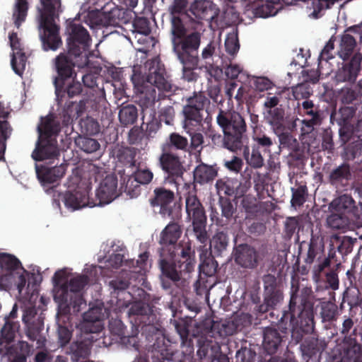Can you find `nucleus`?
<instances>
[{"instance_id":"nucleus-1","label":"nucleus","mask_w":362,"mask_h":362,"mask_svg":"<svg viewBox=\"0 0 362 362\" xmlns=\"http://www.w3.org/2000/svg\"><path fill=\"white\" fill-rule=\"evenodd\" d=\"M315 301V296L310 287L292 286L288 305L277 325L279 329L274 327H267L264 329L262 346L268 354L276 353L283 346L288 330L296 343L302 341L305 334L313 332Z\"/></svg>"},{"instance_id":"nucleus-2","label":"nucleus","mask_w":362,"mask_h":362,"mask_svg":"<svg viewBox=\"0 0 362 362\" xmlns=\"http://www.w3.org/2000/svg\"><path fill=\"white\" fill-rule=\"evenodd\" d=\"M132 328L138 327L141 334L151 342V357L152 360H162L168 358L172 355V346L169 341L165 342L161 331L153 324L155 315L152 308L142 301H136L132 304L128 311Z\"/></svg>"},{"instance_id":"nucleus-3","label":"nucleus","mask_w":362,"mask_h":362,"mask_svg":"<svg viewBox=\"0 0 362 362\" xmlns=\"http://www.w3.org/2000/svg\"><path fill=\"white\" fill-rule=\"evenodd\" d=\"M165 69L158 61L151 62L146 83H143L137 90V103L141 108L142 114L150 110V115L154 113V105L156 100L168 98L173 100L172 97L176 91L182 90L168 82L164 76ZM144 115H143V118Z\"/></svg>"},{"instance_id":"nucleus-4","label":"nucleus","mask_w":362,"mask_h":362,"mask_svg":"<svg viewBox=\"0 0 362 362\" xmlns=\"http://www.w3.org/2000/svg\"><path fill=\"white\" fill-rule=\"evenodd\" d=\"M63 279L62 272L58 271L54 273V300L61 305L73 308L74 312H79L81 305H86L82 291L88 284L89 278L87 275L81 274L62 283Z\"/></svg>"},{"instance_id":"nucleus-5","label":"nucleus","mask_w":362,"mask_h":362,"mask_svg":"<svg viewBox=\"0 0 362 362\" xmlns=\"http://www.w3.org/2000/svg\"><path fill=\"white\" fill-rule=\"evenodd\" d=\"M201 329L206 337L199 341L197 355L201 359L206 360V362H212L222 353L219 342L216 341L217 337L232 335L235 332L233 325L221 323L210 318L202 322Z\"/></svg>"},{"instance_id":"nucleus-6","label":"nucleus","mask_w":362,"mask_h":362,"mask_svg":"<svg viewBox=\"0 0 362 362\" xmlns=\"http://www.w3.org/2000/svg\"><path fill=\"white\" fill-rule=\"evenodd\" d=\"M195 263L194 254L181 257L177 253L163 254L159 252L158 266L163 288L170 289L174 284L180 281L183 273H190L194 270Z\"/></svg>"},{"instance_id":"nucleus-7","label":"nucleus","mask_w":362,"mask_h":362,"mask_svg":"<svg viewBox=\"0 0 362 362\" xmlns=\"http://www.w3.org/2000/svg\"><path fill=\"white\" fill-rule=\"evenodd\" d=\"M183 190L187 219L192 222V233L199 243L206 245L209 240L206 231L207 216L204 207L197 197L196 185L185 183Z\"/></svg>"},{"instance_id":"nucleus-8","label":"nucleus","mask_w":362,"mask_h":362,"mask_svg":"<svg viewBox=\"0 0 362 362\" xmlns=\"http://www.w3.org/2000/svg\"><path fill=\"white\" fill-rule=\"evenodd\" d=\"M171 16L170 40L173 52L182 58L192 57L194 50H199L202 34L198 31L188 34L187 29L180 17Z\"/></svg>"},{"instance_id":"nucleus-9","label":"nucleus","mask_w":362,"mask_h":362,"mask_svg":"<svg viewBox=\"0 0 362 362\" xmlns=\"http://www.w3.org/2000/svg\"><path fill=\"white\" fill-rule=\"evenodd\" d=\"M216 122L226 135L228 144H234L240 151L242 150L247 131V125L242 115L235 110L220 109Z\"/></svg>"},{"instance_id":"nucleus-10","label":"nucleus","mask_w":362,"mask_h":362,"mask_svg":"<svg viewBox=\"0 0 362 362\" xmlns=\"http://www.w3.org/2000/svg\"><path fill=\"white\" fill-rule=\"evenodd\" d=\"M40 6L37 7L38 20L59 19L62 12L61 0H39ZM29 9L28 0H15L13 8L12 18L17 28L25 22Z\"/></svg>"},{"instance_id":"nucleus-11","label":"nucleus","mask_w":362,"mask_h":362,"mask_svg":"<svg viewBox=\"0 0 362 362\" xmlns=\"http://www.w3.org/2000/svg\"><path fill=\"white\" fill-rule=\"evenodd\" d=\"M182 230L181 226L177 222L169 223L162 230L160 235L159 244L161 247L159 252L163 254L177 253L181 257H189V254H194L190 243H178Z\"/></svg>"},{"instance_id":"nucleus-12","label":"nucleus","mask_w":362,"mask_h":362,"mask_svg":"<svg viewBox=\"0 0 362 362\" xmlns=\"http://www.w3.org/2000/svg\"><path fill=\"white\" fill-rule=\"evenodd\" d=\"M66 33L69 54L77 59L88 58L91 37L87 29L81 23L71 21L67 25Z\"/></svg>"},{"instance_id":"nucleus-13","label":"nucleus","mask_w":362,"mask_h":362,"mask_svg":"<svg viewBox=\"0 0 362 362\" xmlns=\"http://www.w3.org/2000/svg\"><path fill=\"white\" fill-rule=\"evenodd\" d=\"M210 103L203 92H194L193 95L187 98L183 107L185 128L194 130L202 127L205 107Z\"/></svg>"},{"instance_id":"nucleus-14","label":"nucleus","mask_w":362,"mask_h":362,"mask_svg":"<svg viewBox=\"0 0 362 362\" xmlns=\"http://www.w3.org/2000/svg\"><path fill=\"white\" fill-rule=\"evenodd\" d=\"M263 303L257 306V312L265 313L274 310L284 299L282 286L272 274L263 276Z\"/></svg>"},{"instance_id":"nucleus-15","label":"nucleus","mask_w":362,"mask_h":362,"mask_svg":"<svg viewBox=\"0 0 362 362\" xmlns=\"http://www.w3.org/2000/svg\"><path fill=\"white\" fill-rule=\"evenodd\" d=\"M89 59H79L67 53H60L54 59V66L58 76L54 81V84L65 81L69 78L76 79V73L74 67L83 68L88 65Z\"/></svg>"},{"instance_id":"nucleus-16","label":"nucleus","mask_w":362,"mask_h":362,"mask_svg":"<svg viewBox=\"0 0 362 362\" xmlns=\"http://www.w3.org/2000/svg\"><path fill=\"white\" fill-rule=\"evenodd\" d=\"M334 257V253L329 252L327 257L315 265L313 269V278L315 281L320 282L324 280L323 276H325L326 288L335 291L339 288V286L338 269L340 267L341 263H337L331 268L332 259Z\"/></svg>"},{"instance_id":"nucleus-17","label":"nucleus","mask_w":362,"mask_h":362,"mask_svg":"<svg viewBox=\"0 0 362 362\" xmlns=\"http://www.w3.org/2000/svg\"><path fill=\"white\" fill-rule=\"evenodd\" d=\"M158 165L167 175L169 182H176L182 178L185 171L181 157L175 152H171L168 147L161 148V153L158 158Z\"/></svg>"},{"instance_id":"nucleus-18","label":"nucleus","mask_w":362,"mask_h":362,"mask_svg":"<svg viewBox=\"0 0 362 362\" xmlns=\"http://www.w3.org/2000/svg\"><path fill=\"white\" fill-rule=\"evenodd\" d=\"M59 19L38 20L39 36L42 42V49L45 51H55L59 49L62 41L59 35L60 26L58 24Z\"/></svg>"},{"instance_id":"nucleus-19","label":"nucleus","mask_w":362,"mask_h":362,"mask_svg":"<svg viewBox=\"0 0 362 362\" xmlns=\"http://www.w3.org/2000/svg\"><path fill=\"white\" fill-rule=\"evenodd\" d=\"M264 252L255 247L243 243L236 246L234 259L240 267L247 269H255L264 258Z\"/></svg>"},{"instance_id":"nucleus-20","label":"nucleus","mask_w":362,"mask_h":362,"mask_svg":"<svg viewBox=\"0 0 362 362\" xmlns=\"http://www.w3.org/2000/svg\"><path fill=\"white\" fill-rule=\"evenodd\" d=\"M351 33H354L360 38H362L361 26L356 25L349 27L341 35L337 49V55L343 61L349 60L355 54L357 42L356 38Z\"/></svg>"},{"instance_id":"nucleus-21","label":"nucleus","mask_w":362,"mask_h":362,"mask_svg":"<svg viewBox=\"0 0 362 362\" xmlns=\"http://www.w3.org/2000/svg\"><path fill=\"white\" fill-rule=\"evenodd\" d=\"M352 177L351 165L344 162L329 170L327 182L337 192L344 191L350 187Z\"/></svg>"},{"instance_id":"nucleus-22","label":"nucleus","mask_w":362,"mask_h":362,"mask_svg":"<svg viewBox=\"0 0 362 362\" xmlns=\"http://www.w3.org/2000/svg\"><path fill=\"white\" fill-rule=\"evenodd\" d=\"M362 54L355 53L349 62H345L338 69L335 74L337 83H349L353 84L361 70Z\"/></svg>"},{"instance_id":"nucleus-23","label":"nucleus","mask_w":362,"mask_h":362,"mask_svg":"<svg viewBox=\"0 0 362 362\" xmlns=\"http://www.w3.org/2000/svg\"><path fill=\"white\" fill-rule=\"evenodd\" d=\"M356 110L354 106L344 105L331 113L330 120L334 121L339 127V134L341 139L344 136H348L352 132L351 125L356 117Z\"/></svg>"},{"instance_id":"nucleus-24","label":"nucleus","mask_w":362,"mask_h":362,"mask_svg":"<svg viewBox=\"0 0 362 362\" xmlns=\"http://www.w3.org/2000/svg\"><path fill=\"white\" fill-rule=\"evenodd\" d=\"M117 182L115 175H108L101 181L96 190L95 206L110 204L119 196Z\"/></svg>"},{"instance_id":"nucleus-25","label":"nucleus","mask_w":362,"mask_h":362,"mask_svg":"<svg viewBox=\"0 0 362 362\" xmlns=\"http://www.w3.org/2000/svg\"><path fill=\"white\" fill-rule=\"evenodd\" d=\"M174 198L175 194L172 190L159 187L153 190V197L149 199V202L153 207H160L159 212L162 216H170L172 214L171 204Z\"/></svg>"},{"instance_id":"nucleus-26","label":"nucleus","mask_w":362,"mask_h":362,"mask_svg":"<svg viewBox=\"0 0 362 362\" xmlns=\"http://www.w3.org/2000/svg\"><path fill=\"white\" fill-rule=\"evenodd\" d=\"M95 339L92 334L82 332L81 336L77 340L73 341L69 347L71 360L78 361L80 359L87 358L91 351L93 343Z\"/></svg>"},{"instance_id":"nucleus-27","label":"nucleus","mask_w":362,"mask_h":362,"mask_svg":"<svg viewBox=\"0 0 362 362\" xmlns=\"http://www.w3.org/2000/svg\"><path fill=\"white\" fill-rule=\"evenodd\" d=\"M49 166L47 165H35L36 174L38 180L43 185L52 184L58 182L64 175L66 164L61 163L59 165Z\"/></svg>"},{"instance_id":"nucleus-28","label":"nucleus","mask_w":362,"mask_h":362,"mask_svg":"<svg viewBox=\"0 0 362 362\" xmlns=\"http://www.w3.org/2000/svg\"><path fill=\"white\" fill-rule=\"evenodd\" d=\"M345 319L342 323L341 334L344 336V344L343 347L344 355L347 358L351 359L357 358L361 352V346L355 339L349 337L346 339V336L350 333L354 325L353 319L350 317L344 316Z\"/></svg>"},{"instance_id":"nucleus-29","label":"nucleus","mask_w":362,"mask_h":362,"mask_svg":"<svg viewBox=\"0 0 362 362\" xmlns=\"http://www.w3.org/2000/svg\"><path fill=\"white\" fill-rule=\"evenodd\" d=\"M59 151L52 139L38 137L36 147L32 153L35 160L58 159Z\"/></svg>"},{"instance_id":"nucleus-30","label":"nucleus","mask_w":362,"mask_h":362,"mask_svg":"<svg viewBox=\"0 0 362 362\" xmlns=\"http://www.w3.org/2000/svg\"><path fill=\"white\" fill-rule=\"evenodd\" d=\"M63 202L64 205L72 211L85 206H95V202L93 200H90L88 192L86 190L68 191L63 196Z\"/></svg>"},{"instance_id":"nucleus-31","label":"nucleus","mask_w":362,"mask_h":362,"mask_svg":"<svg viewBox=\"0 0 362 362\" xmlns=\"http://www.w3.org/2000/svg\"><path fill=\"white\" fill-rule=\"evenodd\" d=\"M87 99H82L78 103L67 101L65 103L62 112L59 113L63 126L71 124L74 118L81 117L86 110Z\"/></svg>"},{"instance_id":"nucleus-32","label":"nucleus","mask_w":362,"mask_h":362,"mask_svg":"<svg viewBox=\"0 0 362 362\" xmlns=\"http://www.w3.org/2000/svg\"><path fill=\"white\" fill-rule=\"evenodd\" d=\"M83 321L81 325V332L97 334L103 329L101 324V310L98 308H90L83 315Z\"/></svg>"},{"instance_id":"nucleus-33","label":"nucleus","mask_w":362,"mask_h":362,"mask_svg":"<svg viewBox=\"0 0 362 362\" xmlns=\"http://www.w3.org/2000/svg\"><path fill=\"white\" fill-rule=\"evenodd\" d=\"M26 284V276L21 272H4L0 275V290L10 291L16 287L21 293Z\"/></svg>"},{"instance_id":"nucleus-34","label":"nucleus","mask_w":362,"mask_h":362,"mask_svg":"<svg viewBox=\"0 0 362 362\" xmlns=\"http://www.w3.org/2000/svg\"><path fill=\"white\" fill-rule=\"evenodd\" d=\"M219 168L217 165H207L201 162L193 171V184H208L213 182L218 176Z\"/></svg>"},{"instance_id":"nucleus-35","label":"nucleus","mask_w":362,"mask_h":362,"mask_svg":"<svg viewBox=\"0 0 362 362\" xmlns=\"http://www.w3.org/2000/svg\"><path fill=\"white\" fill-rule=\"evenodd\" d=\"M192 57L182 58L179 54H175L182 65V78L187 82L196 81L198 74L194 71L199 62V50H194Z\"/></svg>"},{"instance_id":"nucleus-36","label":"nucleus","mask_w":362,"mask_h":362,"mask_svg":"<svg viewBox=\"0 0 362 362\" xmlns=\"http://www.w3.org/2000/svg\"><path fill=\"white\" fill-rule=\"evenodd\" d=\"M333 211L339 212L347 216H355L358 211L356 203L349 194H342L335 198L329 204Z\"/></svg>"},{"instance_id":"nucleus-37","label":"nucleus","mask_w":362,"mask_h":362,"mask_svg":"<svg viewBox=\"0 0 362 362\" xmlns=\"http://www.w3.org/2000/svg\"><path fill=\"white\" fill-rule=\"evenodd\" d=\"M55 94L58 104L61 105L64 99L67 97L73 98L75 96L79 95L83 90L82 85L79 81L76 79H72V81L68 85H65V81L55 84Z\"/></svg>"},{"instance_id":"nucleus-38","label":"nucleus","mask_w":362,"mask_h":362,"mask_svg":"<svg viewBox=\"0 0 362 362\" xmlns=\"http://www.w3.org/2000/svg\"><path fill=\"white\" fill-rule=\"evenodd\" d=\"M40 138L51 139L56 136L61 131L59 120L53 114H49L42 119L40 125L37 127Z\"/></svg>"},{"instance_id":"nucleus-39","label":"nucleus","mask_w":362,"mask_h":362,"mask_svg":"<svg viewBox=\"0 0 362 362\" xmlns=\"http://www.w3.org/2000/svg\"><path fill=\"white\" fill-rule=\"evenodd\" d=\"M175 328L181 339L182 351L185 354L190 355L194 352V346L189 337V325L183 320L175 321Z\"/></svg>"},{"instance_id":"nucleus-40","label":"nucleus","mask_w":362,"mask_h":362,"mask_svg":"<svg viewBox=\"0 0 362 362\" xmlns=\"http://www.w3.org/2000/svg\"><path fill=\"white\" fill-rule=\"evenodd\" d=\"M264 117L267 122L272 126L274 131L279 132L286 129L285 110L281 105L278 108L267 110Z\"/></svg>"},{"instance_id":"nucleus-41","label":"nucleus","mask_w":362,"mask_h":362,"mask_svg":"<svg viewBox=\"0 0 362 362\" xmlns=\"http://www.w3.org/2000/svg\"><path fill=\"white\" fill-rule=\"evenodd\" d=\"M200 246V250H202V253L200 254V259L202 263L199 265V271L201 274H204L206 276H213L216 274L217 272L218 263L214 259L210 256L206 257V254L208 252V248L206 247L207 243L206 245L202 244Z\"/></svg>"},{"instance_id":"nucleus-42","label":"nucleus","mask_w":362,"mask_h":362,"mask_svg":"<svg viewBox=\"0 0 362 362\" xmlns=\"http://www.w3.org/2000/svg\"><path fill=\"white\" fill-rule=\"evenodd\" d=\"M269 202H259L257 198L252 194H247L240 201V206L247 217L257 216L262 211L264 206L268 205Z\"/></svg>"},{"instance_id":"nucleus-43","label":"nucleus","mask_w":362,"mask_h":362,"mask_svg":"<svg viewBox=\"0 0 362 362\" xmlns=\"http://www.w3.org/2000/svg\"><path fill=\"white\" fill-rule=\"evenodd\" d=\"M0 267L3 272L26 273L19 259L13 255L2 253L0 255Z\"/></svg>"},{"instance_id":"nucleus-44","label":"nucleus","mask_w":362,"mask_h":362,"mask_svg":"<svg viewBox=\"0 0 362 362\" xmlns=\"http://www.w3.org/2000/svg\"><path fill=\"white\" fill-rule=\"evenodd\" d=\"M167 147L171 152H174V150L187 152L189 150L188 139L178 133H171L166 142L161 146L162 148Z\"/></svg>"},{"instance_id":"nucleus-45","label":"nucleus","mask_w":362,"mask_h":362,"mask_svg":"<svg viewBox=\"0 0 362 362\" xmlns=\"http://www.w3.org/2000/svg\"><path fill=\"white\" fill-rule=\"evenodd\" d=\"M5 323L0 331V345L9 344L14 340L16 334L19 329L18 322L10 320L8 317H4Z\"/></svg>"},{"instance_id":"nucleus-46","label":"nucleus","mask_w":362,"mask_h":362,"mask_svg":"<svg viewBox=\"0 0 362 362\" xmlns=\"http://www.w3.org/2000/svg\"><path fill=\"white\" fill-rule=\"evenodd\" d=\"M209 243V248L211 252H214L216 256H221V253L226 250L228 245V238L227 234L223 231L217 232Z\"/></svg>"},{"instance_id":"nucleus-47","label":"nucleus","mask_w":362,"mask_h":362,"mask_svg":"<svg viewBox=\"0 0 362 362\" xmlns=\"http://www.w3.org/2000/svg\"><path fill=\"white\" fill-rule=\"evenodd\" d=\"M190 13L198 20H209L211 16H209L211 11L209 2L206 0H195L189 7Z\"/></svg>"},{"instance_id":"nucleus-48","label":"nucleus","mask_w":362,"mask_h":362,"mask_svg":"<svg viewBox=\"0 0 362 362\" xmlns=\"http://www.w3.org/2000/svg\"><path fill=\"white\" fill-rule=\"evenodd\" d=\"M75 144L80 150L86 153H95L100 148L97 139L83 135H78L75 139Z\"/></svg>"},{"instance_id":"nucleus-49","label":"nucleus","mask_w":362,"mask_h":362,"mask_svg":"<svg viewBox=\"0 0 362 362\" xmlns=\"http://www.w3.org/2000/svg\"><path fill=\"white\" fill-rule=\"evenodd\" d=\"M323 252V245L320 241L318 237L312 235L309 245L308 250L305 258L306 264H311L314 262L315 259L320 257V254Z\"/></svg>"},{"instance_id":"nucleus-50","label":"nucleus","mask_w":362,"mask_h":362,"mask_svg":"<svg viewBox=\"0 0 362 362\" xmlns=\"http://www.w3.org/2000/svg\"><path fill=\"white\" fill-rule=\"evenodd\" d=\"M138 118V110L134 105L122 106L119 112V119L122 124L127 126L134 124Z\"/></svg>"},{"instance_id":"nucleus-51","label":"nucleus","mask_w":362,"mask_h":362,"mask_svg":"<svg viewBox=\"0 0 362 362\" xmlns=\"http://www.w3.org/2000/svg\"><path fill=\"white\" fill-rule=\"evenodd\" d=\"M242 149L243 151V157L250 166L255 168H259L264 165V158L258 148L254 146L251 154L250 153L249 146L244 145Z\"/></svg>"},{"instance_id":"nucleus-52","label":"nucleus","mask_w":362,"mask_h":362,"mask_svg":"<svg viewBox=\"0 0 362 362\" xmlns=\"http://www.w3.org/2000/svg\"><path fill=\"white\" fill-rule=\"evenodd\" d=\"M237 179L224 177L217 180L215 187L218 194H223L226 196H233L235 193Z\"/></svg>"},{"instance_id":"nucleus-53","label":"nucleus","mask_w":362,"mask_h":362,"mask_svg":"<svg viewBox=\"0 0 362 362\" xmlns=\"http://www.w3.org/2000/svg\"><path fill=\"white\" fill-rule=\"evenodd\" d=\"M338 308L331 301H323L320 303V316L322 322H332L337 320Z\"/></svg>"},{"instance_id":"nucleus-54","label":"nucleus","mask_w":362,"mask_h":362,"mask_svg":"<svg viewBox=\"0 0 362 362\" xmlns=\"http://www.w3.org/2000/svg\"><path fill=\"white\" fill-rule=\"evenodd\" d=\"M331 210V214L327 218V223L329 227L333 229H342L345 228L349 222V217L344 214L333 211Z\"/></svg>"},{"instance_id":"nucleus-55","label":"nucleus","mask_w":362,"mask_h":362,"mask_svg":"<svg viewBox=\"0 0 362 362\" xmlns=\"http://www.w3.org/2000/svg\"><path fill=\"white\" fill-rule=\"evenodd\" d=\"M81 132L83 134L95 135L100 132V125L98 121L91 117L87 116L79 122Z\"/></svg>"},{"instance_id":"nucleus-56","label":"nucleus","mask_w":362,"mask_h":362,"mask_svg":"<svg viewBox=\"0 0 362 362\" xmlns=\"http://www.w3.org/2000/svg\"><path fill=\"white\" fill-rule=\"evenodd\" d=\"M137 155V150L133 147H127L120 150L117 158L120 163L129 167H134L136 165V156Z\"/></svg>"},{"instance_id":"nucleus-57","label":"nucleus","mask_w":362,"mask_h":362,"mask_svg":"<svg viewBox=\"0 0 362 362\" xmlns=\"http://www.w3.org/2000/svg\"><path fill=\"white\" fill-rule=\"evenodd\" d=\"M359 291L354 288H347L342 294V300L340 305L341 308L345 303L353 308L354 306H361V298L358 297Z\"/></svg>"},{"instance_id":"nucleus-58","label":"nucleus","mask_w":362,"mask_h":362,"mask_svg":"<svg viewBox=\"0 0 362 362\" xmlns=\"http://www.w3.org/2000/svg\"><path fill=\"white\" fill-rule=\"evenodd\" d=\"M218 204L221 210V216L225 218L226 221H230L236 211V208L233 206L231 200L220 195Z\"/></svg>"},{"instance_id":"nucleus-59","label":"nucleus","mask_w":362,"mask_h":362,"mask_svg":"<svg viewBox=\"0 0 362 362\" xmlns=\"http://www.w3.org/2000/svg\"><path fill=\"white\" fill-rule=\"evenodd\" d=\"M141 185L132 175L128 177L124 185L121 187V189L131 198H134L140 194Z\"/></svg>"},{"instance_id":"nucleus-60","label":"nucleus","mask_w":362,"mask_h":362,"mask_svg":"<svg viewBox=\"0 0 362 362\" xmlns=\"http://www.w3.org/2000/svg\"><path fill=\"white\" fill-rule=\"evenodd\" d=\"M132 8H115L110 11V18L113 23H127L132 18Z\"/></svg>"},{"instance_id":"nucleus-61","label":"nucleus","mask_w":362,"mask_h":362,"mask_svg":"<svg viewBox=\"0 0 362 362\" xmlns=\"http://www.w3.org/2000/svg\"><path fill=\"white\" fill-rule=\"evenodd\" d=\"M339 100L342 104H354L358 100L359 93L352 87L344 86L339 91Z\"/></svg>"},{"instance_id":"nucleus-62","label":"nucleus","mask_w":362,"mask_h":362,"mask_svg":"<svg viewBox=\"0 0 362 362\" xmlns=\"http://www.w3.org/2000/svg\"><path fill=\"white\" fill-rule=\"evenodd\" d=\"M139 330L138 327L132 328V333L128 335H123L120 339L119 341L127 349H134V350L139 351V340L138 338V334Z\"/></svg>"},{"instance_id":"nucleus-63","label":"nucleus","mask_w":362,"mask_h":362,"mask_svg":"<svg viewBox=\"0 0 362 362\" xmlns=\"http://www.w3.org/2000/svg\"><path fill=\"white\" fill-rule=\"evenodd\" d=\"M133 33H136L145 36L151 33V23L145 17H136L132 23Z\"/></svg>"},{"instance_id":"nucleus-64","label":"nucleus","mask_w":362,"mask_h":362,"mask_svg":"<svg viewBox=\"0 0 362 362\" xmlns=\"http://www.w3.org/2000/svg\"><path fill=\"white\" fill-rule=\"evenodd\" d=\"M302 110L304 116H307L308 118L322 121L320 107L312 100H307L303 101L302 103Z\"/></svg>"}]
</instances>
